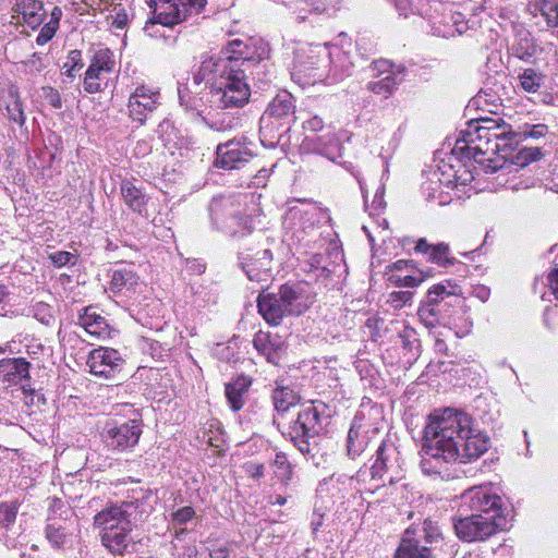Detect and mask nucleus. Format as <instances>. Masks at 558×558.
<instances>
[{"mask_svg": "<svg viewBox=\"0 0 558 558\" xmlns=\"http://www.w3.org/2000/svg\"><path fill=\"white\" fill-rule=\"evenodd\" d=\"M488 449V437L474 427L472 417L454 409L434 411L424 427L420 450L421 471L449 480L451 466L478 459Z\"/></svg>", "mask_w": 558, "mask_h": 558, "instance_id": "f257e3e1", "label": "nucleus"}, {"mask_svg": "<svg viewBox=\"0 0 558 558\" xmlns=\"http://www.w3.org/2000/svg\"><path fill=\"white\" fill-rule=\"evenodd\" d=\"M247 46L240 39L229 43L218 57L204 59L194 80L211 89L213 100L222 108L242 107L248 101L250 86L246 71L263 60L247 56Z\"/></svg>", "mask_w": 558, "mask_h": 558, "instance_id": "f03ea898", "label": "nucleus"}, {"mask_svg": "<svg viewBox=\"0 0 558 558\" xmlns=\"http://www.w3.org/2000/svg\"><path fill=\"white\" fill-rule=\"evenodd\" d=\"M508 136L513 134L506 124L481 125L477 122H471L460 132L452 148V155L463 161L464 172H476L478 170L474 163L485 165L486 161H492V156L499 150V141H506Z\"/></svg>", "mask_w": 558, "mask_h": 558, "instance_id": "7ed1b4c3", "label": "nucleus"}, {"mask_svg": "<svg viewBox=\"0 0 558 558\" xmlns=\"http://www.w3.org/2000/svg\"><path fill=\"white\" fill-rule=\"evenodd\" d=\"M402 464L403 460L395 444L383 441L376 450V458L369 470V481L366 471L360 470L355 477L350 478V485L361 494H375L387 483L393 485L403 477Z\"/></svg>", "mask_w": 558, "mask_h": 558, "instance_id": "20e7f679", "label": "nucleus"}, {"mask_svg": "<svg viewBox=\"0 0 558 558\" xmlns=\"http://www.w3.org/2000/svg\"><path fill=\"white\" fill-rule=\"evenodd\" d=\"M322 407L323 404L317 405L314 402L301 405L296 417L287 427L286 435L290 437L291 441L304 457L313 458L315 456V439L323 429V411L319 409Z\"/></svg>", "mask_w": 558, "mask_h": 558, "instance_id": "39448f33", "label": "nucleus"}, {"mask_svg": "<svg viewBox=\"0 0 558 558\" xmlns=\"http://www.w3.org/2000/svg\"><path fill=\"white\" fill-rule=\"evenodd\" d=\"M211 223L231 235L250 231L248 217L244 215L241 195L214 197L209 206Z\"/></svg>", "mask_w": 558, "mask_h": 558, "instance_id": "423d86ee", "label": "nucleus"}, {"mask_svg": "<svg viewBox=\"0 0 558 558\" xmlns=\"http://www.w3.org/2000/svg\"><path fill=\"white\" fill-rule=\"evenodd\" d=\"M441 539L437 524L427 519L421 529L405 531L395 558H434L432 551Z\"/></svg>", "mask_w": 558, "mask_h": 558, "instance_id": "0eeeda50", "label": "nucleus"}, {"mask_svg": "<svg viewBox=\"0 0 558 558\" xmlns=\"http://www.w3.org/2000/svg\"><path fill=\"white\" fill-rule=\"evenodd\" d=\"M150 490H134L131 500L120 506H111L94 517L95 523L107 522V518L119 519L132 527L133 524L144 521L154 510V500Z\"/></svg>", "mask_w": 558, "mask_h": 558, "instance_id": "6e6552de", "label": "nucleus"}, {"mask_svg": "<svg viewBox=\"0 0 558 558\" xmlns=\"http://www.w3.org/2000/svg\"><path fill=\"white\" fill-rule=\"evenodd\" d=\"M461 177H453L450 179L447 177L446 181H442L439 177L430 179L423 184V189L426 192L428 198L437 199L439 205H446L452 202L453 198H461L463 195L470 197L471 191L478 193L487 189L478 187L481 179L485 177H469L463 181L459 182L458 179Z\"/></svg>", "mask_w": 558, "mask_h": 558, "instance_id": "1a4fd4ad", "label": "nucleus"}, {"mask_svg": "<svg viewBox=\"0 0 558 558\" xmlns=\"http://www.w3.org/2000/svg\"><path fill=\"white\" fill-rule=\"evenodd\" d=\"M207 0H151L154 21L163 26H173L187 17L197 15Z\"/></svg>", "mask_w": 558, "mask_h": 558, "instance_id": "9d476101", "label": "nucleus"}, {"mask_svg": "<svg viewBox=\"0 0 558 558\" xmlns=\"http://www.w3.org/2000/svg\"><path fill=\"white\" fill-rule=\"evenodd\" d=\"M507 526V518L483 517L481 513L468 514L454 521L457 536L464 542L485 541L499 530Z\"/></svg>", "mask_w": 558, "mask_h": 558, "instance_id": "9b49d317", "label": "nucleus"}, {"mask_svg": "<svg viewBox=\"0 0 558 558\" xmlns=\"http://www.w3.org/2000/svg\"><path fill=\"white\" fill-rule=\"evenodd\" d=\"M461 512L481 513L486 518H506L501 509V498L487 487H472L461 496Z\"/></svg>", "mask_w": 558, "mask_h": 558, "instance_id": "f8f14e48", "label": "nucleus"}, {"mask_svg": "<svg viewBox=\"0 0 558 558\" xmlns=\"http://www.w3.org/2000/svg\"><path fill=\"white\" fill-rule=\"evenodd\" d=\"M142 435V425L138 420H129L117 423L107 422L101 437L106 446L116 451H126L134 448Z\"/></svg>", "mask_w": 558, "mask_h": 558, "instance_id": "ddd939ff", "label": "nucleus"}, {"mask_svg": "<svg viewBox=\"0 0 558 558\" xmlns=\"http://www.w3.org/2000/svg\"><path fill=\"white\" fill-rule=\"evenodd\" d=\"M295 202L299 205H291L283 217V226L287 229L306 231L327 217L325 209L307 198Z\"/></svg>", "mask_w": 558, "mask_h": 558, "instance_id": "4468645a", "label": "nucleus"}, {"mask_svg": "<svg viewBox=\"0 0 558 558\" xmlns=\"http://www.w3.org/2000/svg\"><path fill=\"white\" fill-rule=\"evenodd\" d=\"M108 522L95 523L102 529L101 543L113 555H124L134 548L135 542L131 536L132 527L119 519L107 518Z\"/></svg>", "mask_w": 558, "mask_h": 558, "instance_id": "2eb2a0df", "label": "nucleus"}, {"mask_svg": "<svg viewBox=\"0 0 558 558\" xmlns=\"http://www.w3.org/2000/svg\"><path fill=\"white\" fill-rule=\"evenodd\" d=\"M284 306L291 316L305 313L315 301L316 293L307 282L284 283L278 289Z\"/></svg>", "mask_w": 558, "mask_h": 558, "instance_id": "dca6fc26", "label": "nucleus"}, {"mask_svg": "<svg viewBox=\"0 0 558 558\" xmlns=\"http://www.w3.org/2000/svg\"><path fill=\"white\" fill-rule=\"evenodd\" d=\"M113 54L109 49L101 48L95 51L85 73L84 89L89 94L100 92L101 83L113 71Z\"/></svg>", "mask_w": 558, "mask_h": 558, "instance_id": "f3484780", "label": "nucleus"}, {"mask_svg": "<svg viewBox=\"0 0 558 558\" xmlns=\"http://www.w3.org/2000/svg\"><path fill=\"white\" fill-rule=\"evenodd\" d=\"M46 16L43 2L39 0H14L11 10L10 24L23 27L21 33H27L25 27L37 28Z\"/></svg>", "mask_w": 558, "mask_h": 558, "instance_id": "a211bd4d", "label": "nucleus"}, {"mask_svg": "<svg viewBox=\"0 0 558 558\" xmlns=\"http://www.w3.org/2000/svg\"><path fill=\"white\" fill-rule=\"evenodd\" d=\"M123 359L118 350L107 347H99L89 352L87 365L92 374L96 376L110 377L120 369Z\"/></svg>", "mask_w": 558, "mask_h": 558, "instance_id": "6ab92c4d", "label": "nucleus"}, {"mask_svg": "<svg viewBox=\"0 0 558 558\" xmlns=\"http://www.w3.org/2000/svg\"><path fill=\"white\" fill-rule=\"evenodd\" d=\"M158 94L145 86L137 87L129 99L130 117L143 123L157 105Z\"/></svg>", "mask_w": 558, "mask_h": 558, "instance_id": "aec40b11", "label": "nucleus"}, {"mask_svg": "<svg viewBox=\"0 0 558 558\" xmlns=\"http://www.w3.org/2000/svg\"><path fill=\"white\" fill-rule=\"evenodd\" d=\"M257 307L263 318L272 326L280 325L286 316H291L278 292L259 294Z\"/></svg>", "mask_w": 558, "mask_h": 558, "instance_id": "412c9836", "label": "nucleus"}, {"mask_svg": "<svg viewBox=\"0 0 558 558\" xmlns=\"http://www.w3.org/2000/svg\"><path fill=\"white\" fill-rule=\"evenodd\" d=\"M247 161V154L240 148V142L229 141L217 147L215 166L225 170L241 169V165Z\"/></svg>", "mask_w": 558, "mask_h": 558, "instance_id": "4be33fe9", "label": "nucleus"}, {"mask_svg": "<svg viewBox=\"0 0 558 558\" xmlns=\"http://www.w3.org/2000/svg\"><path fill=\"white\" fill-rule=\"evenodd\" d=\"M359 183L363 194L364 205L366 207L371 206L375 211H379L385 208V183L383 181V177H363Z\"/></svg>", "mask_w": 558, "mask_h": 558, "instance_id": "5701e85b", "label": "nucleus"}, {"mask_svg": "<svg viewBox=\"0 0 558 558\" xmlns=\"http://www.w3.org/2000/svg\"><path fill=\"white\" fill-rule=\"evenodd\" d=\"M252 379L248 376L240 375L225 385V395L229 408L239 412L246 403Z\"/></svg>", "mask_w": 558, "mask_h": 558, "instance_id": "b1692460", "label": "nucleus"}, {"mask_svg": "<svg viewBox=\"0 0 558 558\" xmlns=\"http://www.w3.org/2000/svg\"><path fill=\"white\" fill-rule=\"evenodd\" d=\"M413 267L412 260L399 259L386 267L385 276L391 284L397 287H417L422 279L409 274Z\"/></svg>", "mask_w": 558, "mask_h": 558, "instance_id": "393cba45", "label": "nucleus"}, {"mask_svg": "<svg viewBox=\"0 0 558 558\" xmlns=\"http://www.w3.org/2000/svg\"><path fill=\"white\" fill-rule=\"evenodd\" d=\"M29 377V363L22 357L0 360V380L17 385Z\"/></svg>", "mask_w": 558, "mask_h": 558, "instance_id": "a878e982", "label": "nucleus"}, {"mask_svg": "<svg viewBox=\"0 0 558 558\" xmlns=\"http://www.w3.org/2000/svg\"><path fill=\"white\" fill-rule=\"evenodd\" d=\"M78 325L95 338L105 339L110 335L106 318L98 314L92 306L83 308L82 313H80Z\"/></svg>", "mask_w": 558, "mask_h": 558, "instance_id": "bb28decb", "label": "nucleus"}, {"mask_svg": "<svg viewBox=\"0 0 558 558\" xmlns=\"http://www.w3.org/2000/svg\"><path fill=\"white\" fill-rule=\"evenodd\" d=\"M253 345L258 353L264 355L267 361L278 365L281 360V342L278 338H272L269 332L258 331L253 339Z\"/></svg>", "mask_w": 558, "mask_h": 558, "instance_id": "cd10ccee", "label": "nucleus"}, {"mask_svg": "<svg viewBox=\"0 0 558 558\" xmlns=\"http://www.w3.org/2000/svg\"><path fill=\"white\" fill-rule=\"evenodd\" d=\"M138 276L131 269V267L124 266L113 270L110 281V291L112 293H122L130 295L134 293L138 286Z\"/></svg>", "mask_w": 558, "mask_h": 558, "instance_id": "c85d7f7f", "label": "nucleus"}, {"mask_svg": "<svg viewBox=\"0 0 558 558\" xmlns=\"http://www.w3.org/2000/svg\"><path fill=\"white\" fill-rule=\"evenodd\" d=\"M414 250L416 253L428 255V260L440 267H447L454 263V258L449 256V246L445 243L432 245L425 238H421Z\"/></svg>", "mask_w": 558, "mask_h": 558, "instance_id": "c756f323", "label": "nucleus"}, {"mask_svg": "<svg viewBox=\"0 0 558 558\" xmlns=\"http://www.w3.org/2000/svg\"><path fill=\"white\" fill-rule=\"evenodd\" d=\"M136 179H124L121 183V194L125 204L138 214L145 210L147 197L136 184Z\"/></svg>", "mask_w": 558, "mask_h": 558, "instance_id": "7c9ffc66", "label": "nucleus"}, {"mask_svg": "<svg viewBox=\"0 0 558 558\" xmlns=\"http://www.w3.org/2000/svg\"><path fill=\"white\" fill-rule=\"evenodd\" d=\"M1 110L9 120L14 121L19 125L24 123L25 117L16 87H9L7 93L2 96Z\"/></svg>", "mask_w": 558, "mask_h": 558, "instance_id": "2f4dec72", "label": "nucleus"}, {"mask_svg": "<svg viewBox=\"0 0 558 558\" xmlns=\"http://www.w3.org/2000/svg\"><path fill=\"white\" fill-rule=\"evenodd\" d=\"M328 52L325 47L320 45L307 46L296 51V62L300 72L315 69L318 65L320 59H326Z\"/></svg>", "mask_w": 558, "mask_h": 558, "instance_id": "473e14b6", "label": "nucleus"}, {"mask_svg": "<svg viewBox=\"0 0 558 558\" xmlns=\"http://www.w3.org/2000/svg\"><path fill=\"white\" fill-rule=\"evenodd\" d=\"M367 446V437L366 432L362 428L361 425H357L354 422L347 436V454L351 459H355L359 457Z\"/></svg>", "mask_w": 558, "mask_h": 558, "instance_id": "72a5a7b5", "label": "nucleus"}, {"mask_svg": "<svg viewBox=\"0 0 558 558\" xmlns=\"http://www.w3.org/2000/svg\"><path fill=\"white\" fill-rule=\"evenodd\" d=\"M271 399L274 408L278 413L287 412L300 401L299 395L293 389L283 386L272 390Z\"/></svg>", "mask_w": 558, "mask_h": 558, "instance_id": "f704fd0d", "label": "nucleus"}, {"mask_svg": "<svg viewBox=\"0 0 558 558\" xmlns=\"http://www.w3.org/2000/svg\"><path fill=\"white\" fill-rule=\"evenodd\" d=\"M511 52L523 61H530L536 52V46L527 33H521L512 44Z\"/></svg>", "mask_w": 558, "mask_h": 558, "instance_id": "c9c22d12", "label": "nucleus"}, {"mask_svg": "<svg viewBox=\"0 0 558 558\" xmlns=\"http://www.w3.org/2000/svg\"><path fill=\"white\" fill-rule=\"evenodd\" d=\"M402 82L401 72L398 73H390L388 75H385L383 78L371 82L368 84L369 90H372L374 94L380 95L383 97H387L392 93V90L396 88L397 85H399Z\"/></svg>", "mask_w": 558, "mask_h": 558, "instance_id": "e433bc0d", "label": "nucleus"}, {"mask_svg": "<svg viewBox=\"0 0 558 558\" xmlns=\"http://www.w3.org/2000/svg\"><path fill=\"white\" fill-rule=\"evenodd\" d=\"M417 315L427 328H434L440 324L441 311L439 305L424 300L418 307Z\"/></svg>", "mask_w": 558, "mask_h": 558, "instance_id": "4c0bfd02", "label": "nucleus"}, {"mask_svg": "<svg viewBox=\"0 0 558 558\" xmlns=\"http://www.w3.org/2000/svg\"><path fill=\"white\" fill-rule=\"evenodd\" d=\"M275 476L283 484H288L292 480L293 471L286 453L277 452L271 462Z\"/></svg>", "mask_w": 558, "mask_h": 558, "instance_id": "58836bf2", "label": "nucleus"}, {"mask_svg": "<svg viewBox=\"0 0 558 558\" xmlns=\"http://www.w3.org/2000/svg\"><path fill=\"white\" fill-rule=\"evenodd\" d=\"M543 81L544 75L534 69H525L519 74L520 86L526 93H536Z\"/></svg>", "mask_w": 558, "mask_h": 558, "instance_id": "ea45409f", "label": "nucleus"}, {"mask_svg": "<svg viewBox=\"0 0 558 558\" xmlns=\"http://www.w3.org/2000/svg\"><path fill=\"white\" fill-rule=\"evenodd\" d=\"M46 538L54 548H62L69 541L65 527L58 522H49L46 526Z\"/></svg>", "mask_w": 558, "mask_h": 558, "instance_id": "a19ab883", "label": "nucleus"}, {"mask_svg": "<svg viewBox=\"0 0 558 558\" xmlns=\"http://www.w3.org/2000/svg\"><path fill=\"white\" fill-rule=\"evenodd\" d=\"M195 510L191 506H184L172 510L169 514V529H174L191 522L195 517Z\"/></svg>", "mask_w": 558, "mask_h": 558, "instance_id": "79ce46f5", "label": "nucleus"}, {"mask_svg": "<svg viewBox=\"0 0 558 558\" xmlns=\"http://www.w3.org/2000/svg\"><path fill=\"white\" fill-rule=\"evenodd\" d=\"M60 16H61V10L58 8H54L51 12V20L45 24V26L41 28L39 35L37 36L36 41L38 45H45L54 36L56 31L59 26Z\"/></svg>", "mask_w": 558, "mask_h": 558, "instance_id": "37998d69", "label": "nucleus"}, {"mask_svg": "<svg viewBox=\"0 0 558 558\" xmlns=\"http://www.w3.org/2000/svg\"><path fill=\"white\" fill-rule=\"evenodd\" d=\"M544 154L539 147H524L515 154L513 163L519 167H525L531 162L541 160Z\"/></svg>", "mask_w": 558, "mask_h": 558, "instance_id": "c03bdc74", "label": "nucleus"}, {"mask_svg": "<svg viewBox=\"0 0 558 558\" xmlns=\"http://www.w3.org/2000/svg\"><path fill=\"white\" fill-rule=\"evenodd\" d=\"M48 259L56 268L73 267L78 260V255L68 251H58L49 253Z\"/></svg>", "mask_w": 558, "mask_h": 558, "instance_id": "a18cd8bd", "label": "nucleus"}, {"mask_svg": "<svg viewBox=\"0 0 558 558\" xmlns=\"http://www.w3.org/2000/svg\"><path fill=\"white\" fill-rule=\"evenodd\" d=\"M542 15L546 19L548 26L558 25V0H538Z\"/></svg>", "mask_w": 558, "mask_h": 558, "instance_id": "49530a36", "label": "nucleus"}, {"mask_svg": "<svg viewBox=\"0 0 558 558\" xmlns=\"http://www.w3.org/2000/svg\"><path fill=\"white\" fill-rule=\"evenodd\" d=\"M326 10V5L323 2L314 0H302L298 3L295 14L296 19L304 21L306 19V12H314L316 14L323 13Z\"/></svg>", "mask_w": 558, "mask_h": 558, "instance_id": "de8ad7c7", "label": "nucleus"}, {"mask_svg": "<svg viewBox=\"0 0 558 558\" xmlns=\"http://www.w3.org/2000/svg\"><path fill=\"white\" fill-rule=\"evenodd\" d=\"M452 294L453 292L449 291L446 284L438 283L428 289L425 300L434 303L435 305H439L446 298Z\"/></svg>", "mask_w": 558, "mask_h": 558, "instance_id": "09e8293b", "label": "nucleus"}, {"mask_svg": "<svg viewBox=\"0 0 558 558\" xmlns=\"http://www.w3.org/2000/svg\"><path fill=\"white\" fill-rule=\"evenodd\" d=\"M413 292L411 291H393L388 296V303L396 310L402 308L412 303Z\"/></svg>", "mask_w": 558, "mask_h": 558, "instance_id": "8fccbe9b", "label": "nucleus"}, {"mask_svg": "<svg viewBox=\"0 0 558 558\" xmlns=\"http://www.w3.org/2000/svg\"><path fill=\"white\" fill-rule=\"evenodd\" d=\"M17 504L15 501L3 502L0 505V524L10 525L16 519Z\"/></svg>", "mask_w": 558, "mask_h": 558, "instance_id": "3c124183", "label": "nucleus"}, {"mask_svg": "<svg viewBox=\"0 0 558 558\" xmlns=\"http://www.w3.org/2000/svg\"><path fill=\"white\" fill-rule=\"evenodd\" d=\"M291 112V105L289 101H284V100H274L266 113L269 114L270 117H276L278 119L282 118V117H286L288 116L289 113Z\"/></svg>", "mask_w": 558, "mask_h": 558, "instance_id": "603ef678", "label": "nucleus"}, {"mask_svg": "<svg viewBox=\"0 0 558 558\" xmlns=\"http://www.w3.org/2000/svg\"><path fill=\"white\" fill-rule=\"evenodd\" d=\"M398 338L402 347L409 350H412L418 342V340L416 339L415 330L409 326L402 327V329L398 332Z\"/></svg>", "mask_w": 558, "mask_h": 558, "instance_id": "864d4df0", "label": "nucleus"}, {"mask_svg": "<svg viewBox=\"0 0 558 558\" xmlns=\"http://www.w3.org/2000/svg\"><path fill=\"white\" fill-rule=\"evenodd\" d=\"M83 68L81 51L72 50L68 56V61L64 63L63 69H65L64 73L69 76H73V72L76 70H81Z\"/></svg>", "mask_w": 558, "mask_h": 558, "instance_id": "5fc2aeb1", "label": "nucleus"}, {"mask_svg": "<svg viewBox=\"0 0 558 558\" xmlns=\"http://www.w3.org/2000/svg\"><path fill=\"white\" fill-rule=\"evenodd\" d=\"M548 132V128L545 124L532 125L527 131H524V137L541 138Z\"/></svg>", "mask_w": 558, "mask_h": 558, "instance_id": "6e6d98bb", "label": "nucleus"}, {"mask_svg": "<svg viewBox=\"0 0 558 558\" xmlns=\"http://www.w3.org/2000/svg\"><path fill=\"white\" fill-rule=\"evenodd\" d=\"M243 269L252 281H260L263 279L262 275L265 272L260 266L255 268L254 263H245Z\"/></svg>", "mask_w": 558, "mask_h": 558, "instance_id": "4d7b16f0", "label": "nucleus"}, {"mask_svg": "<svg viewBox=\"0 0 558 558\" xmlns=\"http://www.w3.org/2000/svg\"><path fill=\"white\" fill-rule=\"evenodd\" d=\"M303 128L307 131L317 132L324 128V121L318 116H314L304 122Z\"/></svg>", "mask_w": 558, "mask_h": 558, "instance_id": "13d9d810", "label": "nucleus"}, {"mask_svg": "<svg viewBox=\"0 0 558 558\" xmlns=\"http://www.w3.org/2000/svg\"><path fill=\"white\" fill-rule=\"evenodd\" d=\"M548 284L555 299L558 301V268L548 274Z\"/></svg>", "mask_w": 558, "mask_h": 558, "instance_id": "bf43d9fd", "label": "nucleus"}, {"mask_svg": "<svg viewBox=\"0 0 558 558\" xmlns=\"http://www.w3.org/2000/svg\"><path fill=\"white\" fill-rule=\"evenodd\" d=\"M258 255H260L258 257L260 268H263L264 271H268L270 269V260L272 258L271 252L269 250H263Z\"/></svg>", "mask_w": 558, "mask_h": 558, "instance_id": "052dcab7", "label": "nucleus"}, {"mask_svg": "<svg viewBox=\"0 0 558 558\" xmlns=\"http://www.w3.org/2000/svg\"><path fill=\"white\" fill-rule=\"evenodd\" d=\"M374 70H377L380 75L396 73L391 70V63L388 60H379L374 62Z\"/></svg>", "mask_w": 558, "mask_h": 558, "instance_id": "680f3d73", "label": "nucleus"}, {"mask_svg": "<svg viewBox=\"0 0 558 558\" xmlns=\"http://www.w3.org/2000/svg\"><path fill=\"white\" fill-rule=\"evenodd\" d=\"M489 294L490 290L485 286H477L473 289V295L482 302H486L489 298Z\"/></svg>", "mask_w": 558, "mask_h": 558, "instance_id": "e2e57ef3", "label": "nucleus"}, {"mask_svg": "<svg viewBox=\"0 0 558 558\" xmlns=\"http://www.w3.org/2000/svg\"><path fill=\"white\" fill-rule=\"evenodd\" d=\"M264 465L260 463H250L247 465V472L254 478H259L264 475Z\"/></svg>", "mask_w": 558, "mask_h": 558, "instance_id": "0e129e2a", "label": "nucleus"}, {"mask_svg": "<svg viewBox=\"0 0 558 558\" xmlns=\"http://www.w3.org/2000/svg\"><path fill=\"white\" fill-rule=\"evenodd\" d=\"M230 550L226 546H219L217 548L211 549L210 558H229Z\"/></svg>", "mask_w": 558, "mask_h": 558, "instance_id": "69168bd1", "label": "nucleus"}, {"mask_svg": "<svg viewBox=\"0 0 558 558\" xmlns=\"http://www.w3.org/2000/svg\"><path fill=\"white\" fill-rule=\"evenodd\" d=\"M122 10H119L112 21V25L116 26V28L122 29L126 25V14L124 12H121Z\"/></svg>", "mask_w": 558, "mask_h": 558, "instance_id": "338daca9", "label": "nucleus"}, {"mask_svg": "<svg viewBox=\"0 0 558 558\" xmlns=\"http://www.w3.org/2000/svg\"><path fill=\"white\" fill-rule=\"evenodd\" d=\"M50 93H51V99H50L51 105L54 108H61L62 102H61L59 94L57 92H54L52 88H50Z\"/></svg>", "mask_w": 558, "mask_h": 558, "instance_id": "774afa93", "label": "nucleus"}]
</instances>
